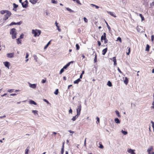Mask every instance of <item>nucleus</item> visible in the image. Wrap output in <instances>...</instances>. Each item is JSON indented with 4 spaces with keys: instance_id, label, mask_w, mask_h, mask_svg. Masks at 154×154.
Instances as JSON below:
<instances>
[{
    "instance_id": "56",
    "label": "nucleus",
    "mask_w": 154,
    "mask_h": 154,
    "mask_svg": "<svg viewBox=\"0 0 154 154\" xmlns=\"http://www.w3.org/2000/svg\"><path fill=\"white\" fill-rule=\"evenodd\" d=\"M154 39V36L153 35H152L151 36V41H153Z\"/></svg>"
},
{
    "instance_id": "21",
    "label": "nucleus",
    "mask_w": 154,
    "mask_h": 154,
    "mask_svg": "<svg viewBox=\"0 0 154 154\" xmlns=\"http://www.w3.org/2000/svg\"><path fill=\"white\" fill-rule=\"evenodd\" d=\"M128 82V79L127 77L125 78V80L124 81V83L126 85H127Z\"/></svg>"
},
{
    "instance_id": "60",
    "label": "nucleus",
    "mask_w": 154,
    "mask_h": 154,
    "mask_svg": "<svg viewBox=\"0 0 154 154\" xmlns=\"http://www.w3.org/2000/svg\"><path fill=\"white\" fill-rule=\"evenodd\" d=\"M86 138H85V141H84V146H86Z\"/></svg>"
},
{
    "instance_id": "39",
    "label": "nucleus",
    "mask_w": 154,
    "mask_h": 154,
    "mask_svg": "<svg viewBox=\"0 0 154 154\" xmlns=\"http://www.w3.org/2000/svg\"><path fill=\"white\" fill-rule=\"evenodd\" d=\"M117 41H119L120 42H122V39H121V38L119 37L117 38V40H116Z\"/></svg>"
},
{
    "instance_id": "14",
    "label": "nucleus",
    "mask_w": 154,
    "mask_h": 154,
    "mask_svg": "<svg viewBox=\"0 0 154 154\" xmlns=\"http://www.w3.org/2000/svg\"><path fill=\"white\" fill-rule=\"evenodd\" d=\"M103 35H104V43L106 44L107 43L108 40L106 38V33L105 32L103 33Z\"/></svg>"
},
{
    "instance_id": "6",
    "label": "nucleus",
    "mask_w": 154,
    "mask_h": 154,
    "mask_svg": "<svg viewBox=\"0 0 154 154\" xmlns=\"http://www.w3.org/2000/svg\"><path fill=\"white\" fill-rule=\"evenodd\" d=\"M81 108H82L81 105V104H79L78 106V108L76 109V111H77V113H78V114H79V115L80 114V112H81Z\"/></svg>"
},
{
    "instance_id": "28",
    "label": "nucleus",
    "mask_w": 154,
    "mask_h": 154,
    "mask_svg": "<svg viewBox=\"0 0 154 154\" xmlns=\"http://www.w3.org/2000/svg\"><path fill=\"white\" fill-rule=\"evenodd\" d=\"M107 85L109 87H111L112 86L111 82L109 81L108 82Z\"/></svg>"
},
{
    "instance_id": "1",
    "label": "nucleus",
    "mask_w": 154,
    "mask_h": 154,
    "mask_svg": "<svg viewBox=\"0 0 154 154\" xmlns=\"http://www.w3.org/2000/svg\"><path fill=\"white\" fill-rule=\"evenodd\" d=\"M0 13L2 14H5V17L3 18V20H7L11 15V12L8 10H1Z\"/></svg>"
},
{
    "instance_id": "15",
    "label": "nucleus",
    "mask_w": 154,
    "mask_h": 154,
    "mask_svg": "<svg viewBox=\"0 0 154 154\" xmlns=\"http://www.w3.org/2000/svg\"><path fill=\"white\" fill-rule=\"evenodd\" d=\"M107 48H106L102 50V54L105 55L107 51Z\"/></svg>"
},
{
    "instance_id": "10",
    "label": "nucleus",
    "mask_w": 154,
    "mask_h": 154,
    "mask_svg": "<svg viewBox=\"0 0 154 154\" xmlns=\"http://www.w3.org/2000/svg\"><path fill=\"white\" fill-rule=\"evenodd\" d=\"M29 86L31 88H35L36 87V84H32L29 82Z\"/></svg>"
},
{
    "instance_id": "32",
    "label": "nucleus",
    "mask_w": 154,
    "mask_h": 154,
    "mask_svg": "<svg viewBox=\"0 0 154 154\" xmlns=\"http://www.w3.org/2000/svg\"><path fill=\"white\" fill-rule=\"evenodd\" d=\"M95 56L94 59V63H96L97 61V56L96 54H95Z\"/></svg>"
},
{
    "instance_id": "23",
    "label": "nucleus",
    "mask_w": 154,
    "mask_h": 154,
    "mask_svg": "<svg viewBox=\"0 0 154 154\" xmlns=\"http://www.w3.org/2000/svg\"><path fill=\"white\" fill-rule=\"evenodd\" d=\"M37 0H30L29 2L33 4H35L37 2Z\"/></svg>"
},
{
    "instance_id": "40",
    "label": "nucleus",
    "mask_w": 154,
    "mask_h": 154,
    "mask_svg": "<svg viewBox=\"0 0 154 154\" xmlns=\"http://www.w3.org/2000/svg\"><path fill=\"white\" fill-rule=\"evenodd\" d=\"M106 25H107V27L109 29V31H111V28L108 25V24L107 23H106Z\"/></svg>"
},
{
    "instance_id": "37",
    "label": "nucleus",
    "mask_w": 154,
    "mask_h": 154,
    "mask_svg": "<svg viewBox=\"0 0 154 154\" xmlns=\"http://www.w3.org/2000/svg\"><path fill=\"white\" fill-rule=\"evenodd\" d=\"M58 93V89H57L54 92V93L56 95H57Z\"/></svg>"
},
{
    "instance_id": "12",
    "label": "nucleus",
    "mask_w": 154,
    "mask_h": 154,
    "mask_svg": "<svg viewBox=\"0 0 154 154\" xmlns=\"http://www.w3.org/2000/svg\"><path fill=\"white\" fill-rule=\"evenodd\" d=\"M73 63V61H71L70 62H69V63H68L66 65H65L64 66H63V68L64 69H66L70 65V63Z\"/></svg>"
},
{
    "instance_id": "61",
    "label": "nucleus",
    "mask_w": 154,
    "mask_h": 154,
    "mask_svg": "<svg viewBox=\"0 0 154 154\" xmlns=\"http://www.w3.org/2000/svg\"><path fill=\"white\" fill-rule=\"evenodd\" d=\"M99 147L100 148L103 149V146L102 145L100 144V146Z\"/></svg>"
},
{
    "instance_id": "54",
    "label": "nucleus",
    "mask_w": 154,
    "mask_h": 154,
    "mask_svg": "<svg viewBox=\"0 0 154 154\" xmlns=\"http://www.w3.org/2000/svg\"><path fill=\"white\" fill-rule=\"evenodd\" d=\"M46 81V80L45 79H45H43L42 80V83H44Z\"/></svg>"
},
{
    "instance_id": "48",
    "label": "nucleus",
    "mask_w": 154,
    "mask_h": 154,
    "mask_svg": "<svg viewBox=\"0 0 154 154\" xmlns=\"http://www.w3.org/2000/svg\"><path fill=\"white\" fill-rule=\"evenodd\" d=\"M24 37V34H22L20 36V38H23Z\"/></svg>"
},
{
    "instance_id": "53",
    "label": "nucleus",
    "mask_w": 154,
    "mask_h": 154,
    "mask_svg": "<svg viewBox=\"0 0 154 154\" xmlns=\"http://www.w3.org/2000/svg\"><path fill=\"white\" fill-rule=\"evenodd\" d=\"M151 123L152 124V128H154V122L152 121H151Z\"/></svg>"
},
{
    "instance_id": "13",
    "label": "nucleus",
    "mask_w": 154,
    "mask_h": 154,
    "mask_svg": "<svg viewBox=\"0 0 154 154\" xmlns=\"http://www.w3.org/2000/svg\"><path fill=\"white\" fill-rule=\"evenodd\" d=\"M79 114L78 113L77 114V115L75 116H73L72 118V120L73 121H75L76 120V119L78 117V116H79Z\"/></svg>"
},
{
    "instance_id": "52",
    "label": "nucleus",
    "mask_w": 154,
    "mask_h": 154,
    "mask_svg": "<svg viewBox=\"0 0 154 154\" xmlns=\"http://www.w3.org/2000/svg\"><path fill=\"white\" fill-rule=\"evenodd\" d=\"M76 1V3L78 4H80V5H81V3H80V1L79 0H75Z\"/></svg>"
},
{
    "instance_id": "42",
    "label": "nucleus",
    "mask_w": 154,
    "mask_h": 154,
    "mask_svg": "<svg viewBox=\"0 0 154 154\" xmlns=\"http://www.w3.org/2000/svg\"><path fill=\"white\" fill-rule=\"evenodd\" d=\"M113 61L114 62H116V57H112Z\"/></svg>"
},
{
    "instance_id": "20",
    "label": "nucleus",
    "mask_w": 154,
    "mask_h": 154,
    "mask_svg": "<svg viewBox=\"0 0 154 154\" xmlns=\"http://www.w3.org/2000/svg\"><path fill=\"white\" fill-rule=\"evenodd\" d=\"M115 121L116 123L117 124H119L120 123V121L118 118H116L115 119Z\"/></svg>"
},
{
    "instance_id": "4",
    "label": "nucleus",
    "mask_w": 154,
    "mask_h": 154,
    "mask_svg": "<svg viewBox=\"0 0 154 154\" xmlns=\"http://www.w3.org/2000/svg\"><path fill=\"white\" fill-rule=\"evenodd\" d=\"M153 148L152 146H151L147 150L148 154H154V152L153 151Z\"/></svg>"
},
{
    "instance_id": "59",
    "label": "nucleus",
    "mask_w": 154,
    "mask_h": 154,
    "mask_svg": "<svg viewBox=\"0 0 154 154\" xmlns=\"http://www.w3.org/2000/svg\"><path fill=\"white\" fill-rule=\"evenodd\" d=\"M44 101L45 102H46L48 104L49 103V102L46 99H44Z\"/></svg>"
},
{
    "instance_id": "17",
    "label": "nucleus",
    "mask_w": 154,
    "mask_h": 154,
    "mask_svg": "<svg viewBox=\"0 0 154 154\" xmlns=\"http://www.w3.org/2000/svg\"><path fill=\"white\" fill-rule=\"evenodd\" d=\"M29 103L31 104H34L35 105H36L37 103L34 101L32 100H30L29 101Z\"/></svg>"
},
{
    "instance_id": "29",
    "label": "nucleus",
    "mask_w": 154,
    "mask_h": 154,
    "mask_svg": "<svg viewBox=\"0 0 154 154\" xmlns=\"http://www.w3.org/2000/svg\"><path fill=\"white\" fill-rule=\"evenodd\" d=\"M21 40H20L19 38H18L17 39V44H19L21 43Z\"/></svg>"
},
{
    "instance_id": "47",
    "label": "nucleus",
    "mask_w": 154,
    "mask_h": 154,
    "mask_svg": "<svg viewBox=\"0 0 154 154\" xmlns=\"http://www.w3.org/2000/svg\"><path fill=\"white\" fill-rule=\"evenodd\" d=\"M51 2L54 4H56L57 2L55 0H51Z\"/></svg>"
},
{
    "instance_id": "34",
    "label": "nucleus",
    "mask_w": 154,
    "mask_h": 154,
    "mask_svg": "<svg viewBox=\"0 0 154 154\" xmlns=\"http://www.w3.org/2000/svg\"><path fill=\"white\" fill-rule=\"evenodd\" d=\"M96 119L97 120V121L96 122V123L97 124H98L100 122V119L99 117H97L96 118Z\"/></svg>"
},
{
    "instance_id": "50",
    "label": "nucleus",
    "mask_w": 154,
    "mask_h": 154,
    "mask_svg": "<svg viewBox=\"0 0 154 154\" xmlns=\"http://www.w3.org/2000/svg\"><path fill=\"white\" fill-rule=\"evenodd\" d=\"M152 106L151 107V108L154 109V100H153V102L152 103Z\"/></svg>"
},
{
    "instance_id": "8",
    "label": "nucleus",
    "mask_w": 154,
    "mask_h": 154,
    "mask_svg": "<svg viewBox=\"0 0 154 154\" xmlns=\"http://www.w3.org/2000/svg\"><path fill=\"white\" fill-rule=\"evenodd\" d=\"M134 150L132 149H127V152L131 154H136L134 152Z\"/></svg>"
},
{
    "instance_id": "16",
    "label": "nucleus",
    "mask_w": 154,
    "mask_h": 154,
    "mask_svg": "<svg viewBox=\"0 0 154 154\" xmlns=\"http://www.w3.org/2000/svg\"><path fill=\"white\" fill-rule=\"evenodd\" d=\"M50 14L48 12V11L45 10L44 11V16L47 15L48 16Z\"/></svg>"
},
{
    "instance_id": "63",
    "label": "nucleus",
    "mask_w": 154,
    "mask_h": 154,
    "mask_svg": "<svg viewBox=\"0 0 154 154\" xmlns=\"http://www.w3.org/2000/svg\"><path fill=\"white\" fill-rule=\"evenodd\" d=\"M6 117V116L5 115H4L3 116H0V119H2V118H5Z\"/></svg>"
},
{
    "instance_id": "22",
    "label": "nucleus",
    "mask_w": 154,
    "mask_h": 154,
    "mask_svg": "<svg viewBox=\"0 0 154 154\" xmlns=\"http://www.w3.org/2000/svg\"><path fill=\"white\" fill-rule=\"evenodd\" d=\"M32 112L34 113L35 115L36 116L38 115V111L36 110H32Z\"/></svg>"
},
{
    "instance_id": "24",
    "label": "nucleus",
    "mask_w": 154,
    "mask_h": 154,
    "mask_svg": "<svg viewBox=\"0 0 154 154\" xmlns=\"http://www.w3.org/2000/svg\"><path fill=\"white\" fill-rule=\"evenodd\" d=\"M90 5L92 7H95V8L96 9H98L99 8V6L94 4H91Z\"/></svg>"
},
{
    "instance_id": "9",
    "label": "nucleus",
    "mask_w": 154,
    "mask_h": 154,
    "mask_svg": "<svg viewBox=\"0 0 154 154\" xmlns=\"http://www.w3.org/2000/svg\"><path fill=\"white\" fill-rule=\"evenodd\" d=\"M3 63L5 66L9 69L10 66V63L7 61L4 62Z\"/></svg>"
},
{
    "instance_id": "64",
    "label": "nucleus",
    "mask_w": 154,
    "mask_h": 154,
    "mask_svg": "<svg viewBox=\"0 0 154 154\" xmlns=\"http://www.w3.org/2000/svg\"><path fill=\"white\" fill-rule=\"evenodd\" d=\"M98 45L100 46L101 45V43L99 41H98Z\"/></svg>"
},
{
    "instance_id": "57",
    "label": "nucleus",
    "mask_w": 154,
    "mask_h": 154,
    "mask_svg": "<svg viewBox=\"0 0 154 154\" xmlns=\"http://www.w3.org/2000/svg\"><path fill=\"white\" fill-rule=\"evenodd\" d=\"M118 70L120 73H122V72L121 71V70L119 67L118 68Z\"/></svg>"
},
{
    "instance_id": "44",
    "label": "nucleus",
    "mask_w": 154,
    "mask_h": 154,
    "mask_svg": "<svg viewBox=\"0 0 154 154\" xmlns=\"http://www.w3.org/2000/svg\"><path fill=\"white\" fill-rule=\"evenodd\" d=\"M16 23L14 22H11L9 25V26H11L14 25H16Z\"/></svg>"
},
{
    "instance_id": "36",
    "label": "nucleus",
    "mask_w": 154,
    "mask_h": 154,
    "mask_svg": "<svg viewBox=\"0 0 154 154\" xmlns=\"http://www.w3.org/2000/svg\"><path fill=\"white\" fill-rule=\"evenodd\" d=\"M116 115L118 117H120V115L118 111H116Z\"/></svg>"
},
{
    "instance_id": "19",
    "label": "nucleus",
    "mask_w": 154,
    "mask_h": 154,
    "mask_svg": "<svg viewBox=\"0 0 154 154\" xmlns=\"http://www.w3.org/2000/svg\"><path fill=\"white\" fill-rule=\"evenodd\" d=\"M81 81V80L80 79H78L74 82V83L78 84Z\"/></svg>"
},
{
    "instance_id": "43",
    "label": "nucleus",
    "mask_w": 154,
    "mask_h": 154,
    "mask_svg": "<svg viewBox=\"0 0 154 154\" xmlns=\"http://www.w3.org/2000/svg\"><path fill=\"white\" fill-rule=\"evenodd\" d=\"M64 69L63 68H62L60 70V74H61L64 71Z\"/></svg>"
},
{
    "instance_id": "51",
    "label": "nucleus",
    "mask_w": 154,
    "mask_h": 154,
    "mask_svg": "<svg viewBox=\"0 0 154 154\" xmlns=\"http://www.w3.org/2000/svg\"><path fill=\"white\" fill-rule=\"evenodd\" d=\"M104 35H102L101 36V41H102L103 40H104Z\"/></svg>"
},
{
    "instance_id": "26",
    "label": "nucleus",
    "mask_w": 154,
    "mask_h": 154,
    "mask_svg": "<svg viewBox=\"0 0 154 154\" xmlns=\"http://www.w3.org/2000/svg\"><path fill=\"white\" fill-rule=\"evenodd\" d=\"M51 41L49 42L45 46L44 48L45 49H46L48 46L50 44Z\"/></svg>"
},
{
    "instance_id": "25",
    "label": "nucleus",
    "mask_w": 154,
    "mask_h": 154,
    "mask_svg": "<svg viewBox=\"0 0 154 154\" xmlns=\"http://www.w3.org/2000/svg\"><path fill=\"white\" fill-rule=\"evenodd\" d=\"M150 48V46L148 44L146 45V51H149Z\"/></svg>"
},
{
    "instance_id": "35",
    "label": "nucleus",
    "mask_w": 154,
    "mask_h": 154,
    "mask_svg": "<svg viewBox=\"0 0 154 154\" xmlns=\"http://www.w3.org/2000/svg\"><path fill=\"white\" fill-rule=\"evenodd\" d=\"M76 50H79V48H80V47H79V45L78 44H77L76 45Z\"/></svg>"
},
{
    "instance_id": "49",
    "label": "nucleus",
    "mask_w": 154,
    "mask_h": 154,
    "mask_svg": "<svg viewBox=\"0 0 154 154\" xmlns=\"http://www.w3.org/2000/svg\"><path fill=\"white\" fill-rule=\"evenodd\" d=\"M84 20L85 22L86 23L88 22V20L85 17H84Z\"/></svg>"
},
{
    "instance_id": "58",
    "label": "nucleus",
    "mask_w": 154,
    "mask_h": 154,
    "mask_svg": "<svg viewBox=\"0 0 154 154\" xmlns=\"http://www.w3.org/2000/svg\"><path fill=\"white\" fill-rule=\"evenodd\" d=\"M29 54L27 53H26V59L27 58L29 57Z\"/></svg>"
},
{
    "instance_id": "2",
    "label": "nucleus",
    "mask_w": 154,
    "mask_h": 154,
    "mask_svg": "<svg viewBox=\"0 0 154 154\" xmlns=\"http://www.w3.org/2000/svg\"><path fill=\"white\" fill-rule=\"evenodd\" d=\"M32 33L34 35V36L36 37L39 36L41 33V31L38 29H32Z\"/></svg>"
},
{
    "instance_id": "31",
    "label": "nucleus",
    "mask_w": 154,
    "mask_h": 154,
    "mask_svg": "<svg viewBox=\"0 0 154 154\" xmlns=\"http://www.w3.org/2000/svg\"><path fill=\"white\" fill-rule=\"evenodd\" d=\"M33 57L34 58V59L37 62V59H38V58L37 57V56L35 55L34 54L33 55Z\"/></svg>"
},
{
    "instance_id": "18",
    "label": "nucleus",
    "mask_w": 154,
    "mask_h": 154,
    "mask_svg": "<svg viewBox=\"0 0 154 154\" xmlns=\"http://www.w3.org/2000/svg\"><path fill=\"white\" fill-rule=\"evenodd\" d=\"M55 24L57 27V29L60 32L61 31V29L59 28V26H58V23L56 21L55 23Z\"/></svg>"
},
{
    "instance_id": "11",
    "label": "nucleus",
    "mask_w": 154,
    "mask_h": 154,
    "mask_svg": "<svg viewBox=\"0 0 154 154\" xmlns=\"http://www.w3.org/2000/svg\"><path fill=\"white\" fill-rule=\"evenodd\" d=\"M108 13L110 14L111 16L114 17H116V14L115 13L110 11H107Z\"/></svg>"
},
{
    "instance_id": "33",
    "label": "nucleus",
    "mask_w": 154,
    "mask_h": 154,
    "mask_svg": "<svg viewBox=\"0 0 154 154\" xmlns=\"http://www.w3.org/2000/svg\"><path fill=\"white\" fill-rule=\"evenodd\" d=\"M139 16L141 18L142 21L144 20V18L141 14H139Z\"/></svg>"
},
{
    "instance_id": "7",
    "label": "nucleus",
    "mask_w": 154,
    "mask_h": 154,
    "mask_svg": "<svg viewBox=\"0 0 154 154\" xmlns=\"http://www.w3.org/2000/svg\"><path fill=\"white\" fill-rule=\"evenodd\" d=\"M14 53H8L7 54V57L9 58H13L14 57Z\"/></svg>"
},
{
    "instance_id": "27",
    "label": "nucleus",
    "mask_w": 154,
    "mask_h": 154,
    "mask_svg": "<svg viewBox=\"0 0 154 154\" xmlns=\"http://www.w3.org/2000/svg\"><path fill=\"white\" fill-rule=\"evenodd\" d=\"M13 5L14 7V8L13 9V10H14V9L18 7V5H16V4L14 3H13Z\"/></svg>"
},
{
    "instance_id": "38",
    "label": "nucleus",
    "mask_w": 154,
    "mask_h": 154,
    "mask_svg": "<svg viewBox=\"0 0 154 154\" xmlns=\"http://www.w3.org/2000/svg\"><path fill=\"white\" fill-rule=\"evenodd\" d=\"M14 89H9L7 91L10 93H12L14 91Z\"/></svg>"
},
{
    "instance_id": "55",
    "label": "nucleus",
    "mask_w": 154,
    "mask_h": 154,
    "mask_svg": "<svg viewBox=\"0 0 154 154\" xmlns=\"http://www.w3.org/2000/svg\"><path fill=\"white\" fill-rule=\"evenodd\" d=\"M72 110L71 109V107H70V109L69 110V113L72 114Z\"/></svg>"
},
{
    "instance_id": "41",
    "label": "nucleus",
    "mask_w": 154,
    "mask_h": 154,
    "mask_svg": "<svg viewBox=\"0 0 154 154\" xmlns=\"http://www.w3.org/2000/svg\"><path fill=\"white\" fill-rule=\"evenodd\" d=\"M29 151V149L27 148L25 150V154H28Z\"/></svg>"
},
{
    "instance_id": "3",
    "label": "nucleus",
    "mask_w": 154,
    "mask_h": 154,
    "mask_svg": "<svg viewBox=\"0 0 154 154\" xmlns=\"http://www.w3.org/2000/svg\"><path fill=\"white\" fill-rule=\"evenodd\" d=\"M10 34L11 35L12 38L14 39L16 38L17 33L16 32V29L15 28L12 29L10 31Z\"/></svg>"
},
{
    "instance_id": "46",
    "label": "nucleus",
    "mask_w": 154,
    "mask_h": 154,
    "mask_svg": "<svg viewBox=\"0 0 154 154\" xmlns=\"http://www.w3.org/2000/svg\"><path fill=\"white\" fill-rule=\"evenodd\" d=\"M68 131L71 134H70V135L71 136H72V134H73L74 132V131H72L71 130H69Z\"/></svg>"
},
{
    "instance_id": "5",
    "label": "nucleus",
    "mask_w": 154,
    "mask_h": 154,
    "mask_svg": "<svg viewBox=\"0 0 154 154\" xmlns=\"http://www.w3.org/2000/svg\"><path fill=\"white\" fill-rule=\"evenodd\" d=\"M28 4V2L27 0H26L24 2L21 3L22 7L23 8H26Z\"/></svg>"
},
{
    "instance_id": "45",
    "label": "nucleus",
    "mask_w": 154,
    "mask_h": 154,
    "mask_svg": "<svg viewBox=\"0 0 154 154\" xmlns=\"http://www.w3.org/2000/svg\"><path fill=\"white\" fill-rule=\"evenodd\" d=\"M22 22L21 21H20L19 22L16 23V25H20L22 23Z\"/></svg>"
},
{
    "instance_id": "62",
    "label": "nucleus",
    "mask_w": 154,
    "mask_h": 154,
    "mask_svg": "<svg viewBox=\"0 0 154 154\" xmlns=\"http://www.w3.org/2000/svg\"><path fill=\"white\" fill-rule=\"evenodd\" d=\"M61 152L62 154H63L64 152V150L63 148H62Z\"/></svg>"
},
{
    "instance_id": "30",
    "label": "nucleus",
    "mask_w": 154,
    "mask_h": 154,
    "mask_svg": "<svg viewBox=\"0 0 154 154\" xmlns=\"http://www.w3.org/2000/svg\"><path fill=\"white\" fill-rule=\"evenodd\" d=\"M121 132L125 135H126L128 134V132L127 131H124L122 130L121 131Z\"/></svg>"
}]
</instances>
